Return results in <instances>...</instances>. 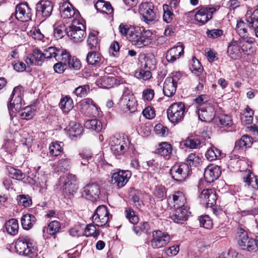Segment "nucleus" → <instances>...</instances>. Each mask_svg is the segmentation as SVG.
Instances as JSON below:
<instances>
[{"label":"nucleus","instance_id":"29","mask_svg":"<svg viewBox=\"0 0 258 258\" xmlns=\"http://www.w3.org/2000/svg\"><path fill=\"white\" fill-rule=\"evenodd\" d=\"M95 7L97 11L107 15H111L113 13V9L108 2L103 0H99L95 5Z\"/></svg>","mask_w":258,"mask_h":258},{"label":"nucleus","instance_id":"8","mask_svg":"<svg viewBox=\"0 0 258 258\" xmlns=\"http://www.w3.org/2000/svg\"><path fill=\"white\" fill-rule=\"evenodd\" d=\"M181 78V74L179 72L172 73L170 76L166 78L164 81L163 91L167 97H172L176 91L177 84Z\"/></svg>","mask_w":258,"mask_h":258},{"label":"nucleus","instance_id":"4","mask_svg":"<svg viewBox=\"0 0 258 258\" xmlns=\"http://www.w3.org/2000/svg\"><path fill=\"white\" fill-rule=\"evenodd\" d=\"M72 23L73 24L68 28L67 34L74 42H81L86 35L85 27L75 19L73 20Z\"/></svg>","mask_w":258,"mask_h":258},{"label":"nucleus","instance_id":"37","mask_svg":"<svg viewBox=\"0 0 258 258\" xmlns=\"http://www.w3.org/2000/svg\"><path fill=\"white\" fill-rule=\"evenodd\" d=\"M6 229L7 232L12 235L18 233L19 225L17 220L11 219L8 221L5 224Z\"/></svg>","mask_w":258,"mask_h":258},{"label":"nucleus","instance_id":"54","mask_svg":"<svg viewBox=\"0 0 258 258\" xmlns=\"http://www.w3.org/2000/svg\"><path fill=\"white\" fill-rule=\"evenodd\" d=\"M34 114V109L30 106L24 108L20 112V115L22 119L29 120L31 119Z\"/></svg>","mask_w":258,"mask_h":258},{"label":"nucleus","instance_id":"18","mask_svg":"<svg viewBox=\"0 0 258 258\" xmlns=\"http://www.w3.org/2000/svg\"><path fill=\"white\" fill-rule=\"evenodd\" d=\"M22 90L23 88L20 86H17L14 88L11 95V99L9 103L8 104V108L10 112L11 110H12L14 108H16V110L21 108Z\"/></svg>","mask_w":258,"mask_h":258},{"label":"nucleus","instance_id":"10","mask_svg":"<svg viewBox=\"0 0 258 258\" xmlns=\"http://www.w3.org/2000/svg\"><path fill=\"white\" fill-rule=\"evenodd\" d=\"M131 176V171L119 170L112 173L110 182L117 188L120 189L126 184Z\"/></svg>","mask_w":258,"mask_h":258},{"label":"nucleus","instance_id":"60","mask_svg":"<svg viewBox=\"0 0 258 258\" xmlns=\"http://www.w3.org/2000/svg\"><path fill=\"white\" fill-rule=\"evenodd\" d=\"M87 42V45L90 49L96 48L98 45L97 37L93 33H90L89 34Z\"/></svg>","mask_w":258,"mask_h":258},{"label":"nucleus","instance_id":"61","mask_svg":"<svg viewBox=\"0 0 258 258\" xmlns=\"http://www.w3.org/2000/svg\"><path fill=\"white\" fill-rule=\"evenodd\" d=\"M206 34L209 38L212 39L218 38L223 35V31L220 29L207 30Z\"/></svg>","mask_w":258,"mask_h":258},{"label":"nucleus","instance_id":"35","mask_svg":"<svg viewBox=\"0 0 258 258\" xmlns=\"http://www.w3.org/2000/svg\"><path fill=\"white\" fill-rule=\"evenodd\" d=\"M172 151V147L171 144L167 142H162L159 145L156 153L162 156L169 157Z\"/></svg>","mask_w":258,"mask_h":258},{"label":"nucleus","instance_id":"59","mask_svg":"<svg viewBox=\"0 0 258 258\" xmlns=\"http://www.w3.org/2000/svg\"><path fill=\"white\" fill-rule=\"evenodd\" d=\"M67 30L64 25H60L54 29V36L56 39H61L67 34Z\"/></svg>","mask_w":258,"mask_h":258},{"label":"nucleus","instance_id":"15","mask_svg":"<svg viewBox=\"0 0 258 258\" xmlns=\"http://www.w3.org/2000/svg\"><path fill=\"white\" fill-rule=\"evenodd\" d=\"M53 4L48 0H41L36 5V16L42 21L49 17L53 11Z\"/></svg>","mask_w":258,"mask_h":258},{"label":"nucleus","instance_id":"62","mask_svg":"<svg viewBox=\"0 0 258 258\" xmlns=\"http://www.w3.org/2000/svg\"><path fill=\"white\" fill-rule=\"evenodd\" d=\"M256 238H250L247 242L245 243V246H241V248L244 250H246L248 251H255L256 248Z\"/></svg>","mask_w":258,"mask_h":258},{"label":"nucleus","instance_id":"40","mask_svg":"<svg viewBox=\"0 0 258 258\" xmlns=\"http://www.w3.org/2000/svg\"><path fill=\"white\" fill-rule=\"evenodd\" d=\"M86 128L95 131L97 132L102 129V123L100 121L96 119H91L87 120L84 124Z\"/></svg>","mask_w":258,"mask_h":258},{"label":"nucleus","instance_id":"48","mask_svg":"<svg viewBox=\"0 0 258 258\" xmlns=\"http://www.w3.org/2000/svg\"><path fill=\"white\" fill-rule=\"evenodd\" d=\"M71 164V160L64 156V158H62L58 160L56 164V167L58 168V170L63 171L69 169Z\"/></svg>","mask_w":258,"mask_h":258},{"label":"nucleus","instance_id":"42","mask_svg":"<svg viewBox=\"0 0 258 258\" xmlns=\"http://www.w3.org/2000/svg\"><path fill=\"white\" fill-rule=\"evenodd\" d=\"M187 162L190 166H198L202 163L201 157L199 154L191 153L187 157Z\"/></svg>","mask_w":258,"mask_h":258},{"label":"nucleus","instance_id":"21","mask_svg":"<svg viewBox=\"0 0 258 258\" xmlns=\"http://www.w3.org/2000/svg\"><path fill=\"white\" fill-rule=\"evenodd\" d=\"M86 61L88 64L96 67H101L106 65L107 60L98 52L91 51L86 56Z\"/></svg>","mask_w":258,"mask_h":258},{"label":"nucleus","instance_id":"6","mask_svg":"<svg viewBox=\"0 0 258 258\" xmlns=\"http://www.w3.org/2000/svg\"><path fill=\"white\" fill-rule=\"evenodd\" d=\"M185 105L181 102L171 104L167 110V117L170 121L174 124L181 121L184 117Z\"/></svg>","mask_w":258,"mask_h":258},{"label":"nucleus","instance_id":"63","mask_svg":"<svg viewBox=\"0 0 258 258\" xmlns=\"http://www.w3.org/2000/svg\"><path fill=\"white\" fill-rule=\"evenodd\" d=\"M190 69L195 74L197 73V72L201 73L203 70V68L200 61L195 57H193L192 59Z\"/></svg>","mask_w":258,"mask_h":258},{"label":"nucleus","instance_id":"25","mask_svg":"<svg viewBox=\"0 0 258 258\" xmlns=\"http://www.w3.org/2000/svg\"><path fill=\"white\" fill-rule=\"evenodd\" d=\"M184 53V46L180 43L175 46L169 49L166 53V59L171 63H173Z\"/></svg>","mask_w":258,"mask_h":258},{"label":"nucleus","instance_id":"2","mask_svg":"<svg viewBox=\"0 0 258 258\" xmlns=\"http://www.w3.org/2000/svg\"><path fill=\"white\" fill-rule=\"evenodd\" d=\"M15 248L20 254L30 258H35L37 256V248L28 236H20L15 241Z\"/></svg>","mask_w":258,"mask_h":258},{"label":"nucleus","instance_id":"55","mask_svg":"<svg viewBox=\"0 0 258 258\" xmlns=\"http://www.w3.org/2000/svg\"><path fill=\"white\" fill-rule=\"evenodd\" d=\"M135 75L137 78L144 80H149L152 77L151 71L145 69H141L137 70L135 72Z\"/></svg>","mask_w":258,"mask_h":258},{"label":"nucleus","instance_id":"13","mask_svg":"<svg viewBox=\"0 0 258 258\" xmlns=\"http://www.w3.org/2000/svg\"><path fill=\"white\" fill-rule=\"evenodd\" d=\"M15 18L22 22H26L31 20L32 9L27 3H22L16 6Z\"/></svg>","mask_w":258,"mask_h":258},{"label":"nucleus","instance_id":"3","mask_svg":"<svg viewBox=\"0 0 258 258\" xmlns=\"http://www.w3.org/2000/svg\"><path fill=\"white\" fill-rule=\"evenodd\" d=\"M239 165L240 171H244V173L242 175V179L243 182L249 187L252 188L257 189L258 184L257 180L254 174L250 170L251 168V162L247 159H244L240 160L237 162Z\"/></svg>","mask_w":258,"mask_h":258},{"label":"nucleus","instance_id":"14","mask_svg":"<svg viewBox=\"0 0 258 258\" xmlns=\"http://www.w3.org/2000/svg\"><path fill=\"white\" fill-rule=\"evenodd\" d=\"M109 145L111 152L116 157L123 155L127 146L123 138L116 136L110 138Z\"/></svg>","mask_w":258,"mask_h":258},{"label":"nucleus","instance_id":"12","mask_svg":"<svg viewBox=\"0 0 258 258\" xmlns=\"http://www.w3.org/2000/svg\"><path fill=\"white\" fill-rule=\"evenodd\" d=\"M110 215L107 208L104 205L99 206L92 216V221L98 226L105 225L109 220Z\"/></svg>","mask_w":258,"mask_h":258},{"label":"nucleus","instance_id":"20","mask_svg":"<svg viewBox=\"0 0 258 258\" xmlns=\"http://www.w3.org/2000/svg\"><path fill=\"white\" fill-rule=\"evenodd\" d=\"M200 201L207 207L214 206L216 203L217 196L215 191L212 189H206L202 190L199 196Z\"/></svg>","mask_w":258,"mask_h":258},{"label":"nucleus","instance_id":"32","mask_svg":"<svg viewBox=\"0 0 258 258\" xmlns=\"http://www.w3.org/2000/svg\"><path fill=\"white\" fill-rule=\"evenodd\" d=\"M22 226L23 229L29 230L31 229L36 222L35 216L31 214L24 215L21 219Z\"/></svg>","mask_w":258,"mask_h":258},{"label":"nucleus","instance_id":"51","mask_svg":"<svg viewBox=\"0 0 258 258\" xmlns=\"http://www.w3.org/2000/svg\"><path fill=\"white\" fill-rule=\"evenodd\" d=\"M100 234L99 229H97L94 224H88L85 230V235L86 236H93L94 238H97Z\"/></svg>","mask_w":258,"mask_h":258},{"label":"nucleus","instance_id":"49","mask_svg":"<svg viewBox=\"0 0 258 258\" xmlns=\"http://www.w3.org/2000/svg\"><path fill=\"white\" fill-rule=\"evenodd\" d=\"M199 222L201 227L206 229H210L213 227V221L209 216L203 215L199 217Z\"/></svg>","mask_w":258,"mask_h":258},{"label":"nucleus","instance_id":"26","mask_svg":"<svg viewBox=\"0 0 258 258\" xmlns=\"http://www.w3.org/2000/svg\"><path fill=\"white\" fill-rule=\"evenodd\" d=\"M59 10L61 18L64 19L72 18L75 15L77 17L79 15L78 11H76L69 2H63Z\"/></svg>","mask_w":258,"mask_h":258},{"label":"nucleus","instance_id":"22","mask_svg":"<svg viewBox=\"0 0 258 258\" xmlns=\"http://www.w3.org/2000/svg\"><path fill=\"white\" fill-rule=\"evenodd\" d=\"M221 173V172L219 166L210 165L205 169L204 176L207 182L211 183L218 178Z\"/></svg>","mask_w":258,"mask_h":258},{"label":"nucleus","instance_id":"46","mask_svg":"<svg viewBox=\"0 0 258 258\" xmlns=\"http://www.w3.org/2000/svg\"><path fill=\"white\" fill-rule=\"evenodd\" d=\"M60 49L55 47H49L44 50V56L45 58H50L54 57L56 60L58 57V53L60 52Z\"/></svg>","mask_w":258,"mask_h":258},{"label":"nucleus","instance_id":"43","mask_svg":"<svg viewBox=\"0 0 258 258\" xmlns=\"http://www.w3.org/2000/svg\"><path fill=\"white\" fill-rule=\"evenodd\" d=\"M254 111L249 106L245 108L243 116L241 117L242 122L246 124L252 123L253 118Z\"/></svg>","mask_w":258,"mask_h":258},{"label":"nucleus","instance_id":"56","mask_svg":"<svg viewBox=\"0 0 258 258\" xmlns=\"http://www.w3.org/2000/svg\"><path fill=\"white\" fill-rule=\"evenodd\" d=\"M156 60L153 56H146L145 58V63L142 66L143 68L150 71L155 68Z\"/></svg>","mask_w":258,"mask_h":258},{"label":"nucleus","instance_id":"31","mask_svg":"<svg viewBox=\"0 0 258 258\" xmlns=\"http://www.w3.org/2000/svg\"><path fill=\"white\" fill-rule=\"evenodd\" d=\"M172 200L174 203L173 207L175 209L188 207L187 205H185L186 198L183 194L180 191L176 192L175 194L173 195Z\"/></svg>","mask_w":258,"mask_h":258},{"label":"nucleus","instance_id":"41","mask_svg":"<svg viewBox=\"0 0 258 258\" xmlns=\"http://www.w3.org/2000/svg\"><path fill=\"white\" fill-rule=\"evenodd\" d=\"M60 143L57 142H52L49 146V153L51 156L56 157L60 155L62 151Z\"/></svg>","mask_w":258,"mask_h":258},{"label":"nucleus","instance_id":"16","mask_svg":"<svg viewBox=\"0 0 258 258\" xmlns=\"http://www.w3.org/2000/svg\"><path fill=\"white\" fill-rule=\"evenodd\" d=\"M139 12L143 16L144 21L148 24L156 19L154 6L152 3L146 2L142 4L139 8Z\"/></svg>","mask_w":258,"mask_h":258},{"label":"nucleus","instance_id":"58","mask_svg":"<svg viewBox=\"0 0 258 258\" xmlns=\"http://www.w3.org/2000/svg\"><path fill=\"white\" fill-rule=\"evenodd\" d=\"M219 121L221 125V127H230L233 124L231 117L227 114L220 115L219 117Z\"/></svg>","mask_w":258,"mask_h":258},{"label":"nucleus","instance_id":"57","mask_svg":"<svg viewBox=\"0 0 258 258\" xmlns=\"http://www.w3.org/2000/svg\"><path fill=\"white\" fill-rule=\"evenodd\" d=\"M153 193L154 196L161 201L165 199L166 196V188L162 185L156 186Z\"/></svg>","mask_w":258,"mask_h":258},{"label":"nucleus","instance_id":"30","mask_svg":"<svg viewBox=\"0 0 258 258\" xmlns=\"http://www.w3.org/2000/svg\"><path fill=\"white\" fill-rule=\"evenodd\" d=\"M252 143V138L248 135H245L235 142V148L242 149L249 148L251 147Z\"/></svg>","mask_w":258,"mask_h":258},{"label":"nucleus","instance_id":"45","mask_svg":"<svg viewBox=\"0 0 258 258\" xmlns=\"http://www.w3.org/2000/svg\"><path fill=\"white\" fill-rule=\"evenodd\" d=\"M17 201L19 206L28 207L32 205V199L29 195H20L17 196Z\"/></svg>","mask_w":258,"mask_h":258},{"label":"nucleus","instance_id":"39","mask_svg":"<svg viewBox=\"0 0 258 258\" xmlns=\"http://www.w3.org/2000/svg\"><path fill=\"white\" fill-rule=\"evenodd\" d=\"M221 155V151L215 147H212L208 149L205 154L206 157L210 161L219 159Z\"/></svg>","mask_w":258,"mask_h":258},{"label":"nucleus","instance_id":"17","mask_svg":"<svg viewBox=\"0 0 258 258\" xmlns=\"http://www.w3.org/2000/svg\"><path fill=\"white\" fill-rule=\"evenodd\" d=\"M188 207L177 208L170 214V218L177 224H183L190 215Z\"/></svg>","mask_w":258,"mask_h":258},{"label":"nucleus","instance_id":"1","mask_svg":"<svg viewBox=\"0 0 258 258\" xmlns=\"http://www.w3.org/2000/svg\"><path fill=\"white\" fill-rule=\"evenodd\" d=\"M119 32L132 44L138 48L147 46L152 42V32L147 30L143 33L141 28L129 24L122 23L118 27Z\"/></svg>","mask_w":258,"mask_h":258},{"label":"nucleus","instance_id":"53","mask_svg":"<svg viewBox=\"0 0 258 258\" xmlns=\"http://www.w3.org/2000/svg\"><path fill=\"white\" fill-rule=\"evenodd\" d=\"M125 217L133 224H137L139 221V218L135 214V211L131 208H126L125 212Z\"/></svg>","mask_w":258,"mask_h":258},{"label":"nucleus","instance_id":"38","mask_svg":"<svg viewBox=\"0 0 258 258\" xmlns=\"http://www.w3.org/2000/svg\"><path fill=\"white\" fill-rule=\"evenodd\" d=\"M67 130L68 131L70 137L72 138H76L80 136L83 131L82 127L80 124L75 122H71Z\"/></svg>","mask_w":258,"mask_h":258},{"label":"nucleus","instance_id":"52","mask_svg":"<svg viewBox=\"0 0 258 258\" xmlns=\"http://www.w3.org/2000/svg\"><path fill=\"white\" fill-rule=\"evenodd\" d=\"M60 52L58 53L57 61H60L62 63L66 64H68L70 60L72 59L70 54L66 50L60 49Z\"/></svg>","mask_w":258,"mask_h":258},{"label":"nucleus","instance_id":"9","mask_svg":"<svg viewBox=\"0 0 258 258\" xmlns=\"http://www.w3.org/2000/svg\"><path fill=\"white\" fill-rule=\"evenodd\" d=\"M60 185L62 186V190L65 196L70 197L76 192L78 188L77 177L75 175L69 174L66 177H61Z\"/></svg>","mask_w":258,"mask_h":258},{"label":"nucleus","instance_id":"11","mask_svg":"<svg viewBox=\"0 0 258 258\" xmlns=\"http://www.w3.org/2000/svg\"><path fill=\"white\" fill-rule=\"evenodd\" d=\"M170 239V236L167 233L159 230H154L152 232L151 245L154 249L162 248L165 246Z\"/></svg>","mask_w":258,"mask_h":258},{"label":"nucleus","instance_id":"19","mask_svg":"<svg viewBox=\"0 0 258 258\" xmlns=\"http://www.w3.org/2000/svg\"><path fill=\"white\" fill-rule=\"evenodd\" d=\"M100 194V186L97 183H91L84 187L82 196L92 202L96 201Z\"/></svg>","mask_w":258,"mask_h":258},{"label":"nucleus","instance_id":"33","mask_svg":"<svg viewBox=\"0 0 258 258\" xmlns=\"http://www.w3.org/2000/svg\"><path fill=\"white\" fill-rule=\"evenodd\" d=\"M59 106L63 112L68 113L73 108L74 102L72 99L67 95L60 99Z\"/></svg>","mask_w":258,"mask_h":258},{"label":"nucleus","instance_id":"28","mask_svg":"<svg viewBox=\"0 0 258 258\" xmlns=\"http://www.w3.org/2000/svg\"><path fill=\"white\" fill-rule=\"evenodd\" d=\"M245 18L249 27L254 28L255 36L258 38V9L252 13H247Z\"/></svg>","mask_w":258,"mask_h":258},{"label":"nucleus","instance_id":"23","mask_svg":"<svg viewBox=\"0 0 258 258\" xmlns=\"http://www.w3.org/2000/svg\"><path fill=\"white\" fill-rule=\"evenodd\" d=\"M215 115L214 107L211 103H209V106L200 107L199 109V118L203 121H210L214 118Z\"/></svg>","mask_w":258,"mask_h":258},{"label":"nucleus","instance_id":"27","mask_svg":"<svg viewBox=\"0 0 258 258\" xmlns=\"http://www.w3.org/2000/svg\"><path fill=\"white\" fill-rule=\"evenodd\" d=\"M14 139L15 143H20L27 147L31 146V143L34 140L32 135H30L28 132L23 130L15 132Z\"/></svg>","mask_w":258,"mask_h":258},{"label":"nucleus","instance_id":"7","mask_svg":"<svg viewBox=\"0 0 258 258\" xmlns=\"http://www.w3.org/2000/svg\"><path fill=\"white\" fill-rule=\"evenodd\" d=\"M191 169L187 163H179L174 164L170 170L172 178L177 182H182L191 174Z\"/></svg>","mask_w":258,"mask_h":258},{"label":"nucleus","instance_id":"64","mask_svg":"<svg viewBox=\"0 0 258 258\" xmlns=\"http://www.w3.org/2000/svg\"><path fill=\"white\" fill-rule=\"evenodd\" d=\"M154 131L156 135L160 137H164L168 134V128L161 124H157L154 127Z\"/></svg>","mask_w":258,"mask_h":258},{"label":"nucleus","instance_id":"34","mask_svg":"<svg viewBox=\"0 0 258 258\" xmlns=\"http://www.w3.org/2000/svg\"><path fill=\"white\" fill-rule=\"evenodd\" d=\"M61 225L60 223L56 220L50 222L47 225V227H43V232H45L49 235H54L59 232Z\"/></svg>","mask_w":258,"mask_h":258},{"label":"nucleus","instance_id":"44","mask_svg":"<svg viewBox=\"0 0 258 258\" xmlns=\"http://www.w3.org/2000/svg\"><path fill=\"white\" fill-rule=\"evenodd\" d=\"M163 9L164 11L163 16L164 21L167 23H170L174 17V14L171 11L172 8H171L169 5L164 4L163 6Z\"/></svg>","mask_w":258,"mask_h":258},{"label":"nucleus","instance_id":"50","mask_svg":"<svg viewBox=\"0 0 258 258\" xmlns=\"http://www.w3.org/2000/svg\"><path fill=\"white\" fill-rule=\"evenodd\" d=\"M124 104H125L126 109L131 112H135L137 109V102L135 99L132 97H128L122 99Z\"/></svg>","mask_w":258,"mask_h":258},{"label":"nucleus","instance_id":"5","mask_svg":"<svg viewBox=\"0 0 258 258\" xmlns=\"http://www.w3.org/2000/svg\"><path fill=\"white\" fill-rule=\"evenodd\" d=\"M249 49L250 47L248 46L245 41L240 39L232 40L228 46L227 53L231 58L237 59L243 54H245Z\"/></svg>","mask_w":258,"mask_h":258},{"label":"nucleus","instance_id":"47","mask_svg":"<svg viewBox=\"0 0 258 258\" xmlns=\"http://www.w3.org/2000/svg\"><path fill=\"white\" fill-rule=\"evenodd\" d=\"M201 143V141L198 138L190 137L187 138L184 141V146L191 149H196L200 146Z\"/></svg>","mask_w":258,"mask_h":258},{"label":"nucleus","instance_id":"36","mask_svg":"<svg viewBox=\"0 0 258 258\" xmlns=\"http://www.w3.org/2000/svg\"><path fill=\"white\" fill-rule=\"evenodd\" d=\"M7 170L9 176L12 178L21 180L25 177V174L21 170L10 165L7 166Z\"/></svg>","mask_w":258,"mask_h":258},{"label":"nucleus","instance_id":"24","mask_svg":"<svg viewBox=\"0 0 258 258\" xmlns=\"http://www.w3.org/2000/svg\"><path fill=\"white\" fill-rule=\"evenodd\" d=\"M214 9L213 8H202L195 15L196 21L204 25L212 18Z\"/></svg>","mask_w":258,"mask_h":258}]
</instances>
